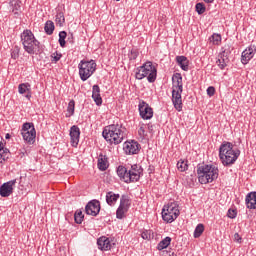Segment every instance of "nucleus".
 Returning a JSON list of instances; mask_svg holds the SVG:
<instances>
[{"label":"nucleus","instance_id":"obj_1","mask_svg":"<svg viewBox=\"0 0 256 256\" xmlns=\"http://www.w3.org/2000/svg\"><path fill=\"white\" fill-rule=\"evenodd\" d=\"M102 137L110 145H120L125 137H127V128L119 123L108 125L102 131Z\"/></svg>","mask_w":256,"mask_h":256},{"label":"nucleus","instance_id":"obj_2","mask_svg":"<svg viewBox=\"0 0 256 256\" xmlns=\"http://www.w3.org/2000/svg\"><path fill=\"white\" fill-rule=\"evenodd\" d=\"M196 169L198 181L201 185H207L219 179V168L213 164H198Z\"/></svg>","mask_w":256,"mask_h":256},{"label":"nucleus","instance_id":"obj_3","mask_svg":"<svg viewBox=\"0 0 256 256\" xmlns=\"http://www.w3.org/2000/svg\"><path fill=\"white\" fill-rule=\"evenodd\" d=\"M23 49L28 55H40L41 42L37 40L35 34L30 29H25L20 35Z\"/></svg>","mask_w":256,"mask_h":256},{"label":"nucleus","instance_id":"obj_4","mask_svg":"<svg viewBox=\"0 0 256 256\" xmlns=\"http://www.w3.org/2000/svg\"><path fill=\"white\" fill-rule=\"evenodd\" d=\"M239 155H241V150H234L233 143L224 141L220 145L219 158L224 167H230V165H234L235 161L239 159Z\"/></svg>","mask_w":256,"mask_h":256},{"label":"nucleus","instance_id":"obj_5","mask_svg":"<svg viewBox=\"0 0 256 256\" xmlns=\"http://www.w3.org/2000/svg\"><path fill=\"white\" fill-rule=\"evenodd\" d=\"M135 77L139 81L147 77L148 83H155L157 81V67L153 65V62L147 61L136 69Z\"/></svg>","mask_w":256,"mask_h":256},{"label":"nucleus","instance_id":"obj_6","mask_svg":"<svg viewBox=\"0 0 256 256\" xmlns=\"http://www.w3.org/2000/svg\"><path fill=\"white\" fill-rule=\"evenodd\" d=\"M79 77L81 81H87L95 71H97V63L95 60H81L78 64Z\"/></svg>","mask_w":256,"mask_h":256},{"label":"nucleus","instance_id":"obj_7","mask_svg":"<svg viewBox=\"0 0 256 256\" xmlns=\"http://www.w3.org/2000/svg\"><path fill=\"white\" fill-rule=\"evenodd\" d=\"M179 215H181V211H179V204L177 202H170L162 209V219L166 223H173Z\"/></svg>","mask_w":256,"mask_h":256},{"label":"nucleus","instance_id":"obj_8","mask_svg":"<svg viewBox=\"0 0 256 256\" xmlns=\"http://www.w3.org/2000/svg\"><path fill=\"white\" fill-rule=\"evenodd\" d=\"M21 135L26 141V143H29L30 145H33L35 143V139L37 137V131L35 130V125L31 122H26L22 125Z\"/></svg>","mask_w":256,"mask_h":256},{"label":"nucleus","instance_id":"obj_9","mask_svg":"<svg viewBox=\"0 0 256 256\" xmlns=\"http://www.w3.org/2000/svg\"><path fill=\"white\" fill-rule=\"evenodd\" d=\"M131 207V200L129 196L122 195L120 198V205L116 210V219H125V213H128Z\"/></svg>","mask_w":256,"mask_h":256},{"label":"nucleus","instance_id":"obj_10","mask_svg":"<svg viewBox=\"0 0 256 256\" xmlns=\"http://www.w3.org/2000/svg\"><path fill=\"white\" fill-rule=\"evenodd\" d=\"M142 175L143 168L140 165H131L130 169H128V176H126V183H137Z\"/></svg>","mask_w":256,"mask_h":256},{"label":"nucleus","instance_id":"obj_11","mask_svg":"<svg viewBox=\"0 0 256 256\" xmlns=\"http://www.w3.org/2000/svg\"><path fill=\"white\" fill-rule=\"evenodd\" d=\"M86 215L97 217L101 213V202L97 199L89 201L85 206Z\"/></svg>","mask_w":256,"mask_h":256},{"label":"nucleus","instance_id":"obj_12","mask_svg":"<svg viewBox=\"0 0 256 256\" xmlns=\"http://www.w3.org/2000/svg\"><path fill=\"white\" fill-rule=\"evenodd\" d=\"M123 151L126 155H139L141 144L135 140L126 141L123 146Z\"/></svg>","mask_w":256,"mask_h":256},{"label":"nucleus","instance_id":"obj_13","mask_svg":"<svg viewBox=\"0 0 256 256\" xmlns=\"http://www.w3.org/2000/svg\"><path fill=\"white\" fill-rule=\"evenodd\" d=\"M140 117L144 120L153 119V108L147 104V102L141 100L138 105Z\"/></svg>","mask_w":256,"mask_h":256},{"label":"nucleus","instance_id":"obj_14","mask_svg":"<svg viewBox=\"0 0 256 256\" xmlns=\"http://www.w3.org/2000/svg\"><path fill=\"white\" fill-rule=\"evenodd\" d=\"M255 53H256V46L255 45H250L248 46L241 55V63L243 65H247V63H249L251 61V59H253V57H255Z\"/></svg>","mask_w":256,"mask_h":256},{"label":"nucleus","instance_id":"obj_15","mask_svg":"<svg viewBox=\"0 0 256 256\" xmlns=\"http://www.w3.org/2000/svg\"><path fill=\"white\" fill-rule=\"evenodd\" d=\"M17 183V180H10L0 186V195L2 197H10L13 195V186Z\"/></svg>","mask_w":256,"mask_h":256},{"label":"nucleus","instance_id":"obj_16","mask_svg":"<svg viewBox=\"0 0 256 256\" xmlns=\"http://www.w3.org/2000/svg\"><path fill=\"white\" fill-rule=\"evenodd\" d=\"M183 90H172V103L176 111H183V99L181 98Z\"/></svg>","mask_w":256,"mask_h":256},{"label":"nucleus","instance_id":"obj_17","mask_svg":"<svg viewBox=\"0 0 256 256\" xmlns=\"http://www.w3.org/2000/svg\"><path fill=\"white\" fill-rule=\"evenodd\" d=\"M97 245L100 251H111V247H113L115 243H111V239L107 236H101L97 239Z\"/></svg>","mask_w":256,"mask_h":256},{"label":"nucleus","instance_id":"obj_18","mask_svg":"<svg viewBox=\"0 0 256 256\" xmlns=\"http://www.w3.org/2000/svg\"><path fill=\"white\" fill-rule=\"evenodd\" d=\"M79 137H81V130L79 126L73 125L70 128V139L72 147H77L79 145Z\"/></svg>","mask_w":256,"mask_h":256},{"label":"nucleus","instance_id":"obj_19","mask_svg":"<svg viewBox=\"0 0 256 256\" xmlns=\"http://www.w3.org/2000/svg\"><path fill=\"white\" fill-rule=\"evenodd\" d=\"M231 54V51L224 50L219 54V59L216 61V64L218 65L219 69L223 71L225 67H227V63H229V55Z\"/></svg>","mask_w":256,"mask_h":256},{"label":"nucleus","instance_id":"obj_20","mask_svg":"<svg viewBox=\"0 0 256 256\" xmlns=\"http://www.w3.org/2000/svg\"><path fill=\"white\" fill-rule=\"evenodd\" d=\"M172 90L183 91V76L181 75V73L173 74Z\"/></svg>","mask_w":256,"mask_h":256},{"label":"nucleus","instance_id":"obj_21","mask_svg":"<svg viewBox=\"0 0 256 256\" xmlns=\"http://www.w3.org/2000/svg\"><path fill=\"white\" fill-rule=\"evenodd\" d=\"M92 99L98 107L103 105V98H101V88L97 84L93 85L92 87Z\"/></svg>","mask_w":256,"mask_h":256},{"label":"nucleus","instance_id":"obj_22","mask_svg":"<svg viewBox=\"0 0 256 256\" xmlns=\"http://www.w3.org/2000/svg\"><path fill=\"white\" fill-rule=\"evenodd\" d=\"M18 93L20 95H25L26 99L31 100V84L29 83H21L18 85Z\"/></svg>","mask_w":256,"mask_h":256},{"label":"nucleus","instance_id":"obj_23","mask_svg":"<svg viewBox=\"0 0 256 256\" xmlns=\"http://www.w3.org/2000/svg\"><path fill=\"white\" fill-rule=\"evenodd\" d=\"M98 169L100 171H107L109 169V158L103 153H100L98 156Z\"/></svg>","mask_w":256,"mask_h":256},{"label":"nucleus","instance_id":"obj_24","mask_svg":"<svg viewBox=\"0 0 256 256\" xmlns=\"http://www.w3.org/2000/svg\"><path fill=\"white\" fill-rule=\"evenodd\" d=\"M245 203L247 209H256V191L250 192L246 195Z\"/></svg>","mask_w":256,"mask_h":256},{"label":"nucleus","instance_id":"obj_25","mask_svg":"<svg viewBox=\"0 0 256 256\" xmlns=\"http://www.w3.org/2000/svg\"><path fill=\"white\" fill-rule=\"evenodd\" d=\"M176 63L182 71H189V59H187V56H176Z\"/></svg>","mask_w":256,"mask_h":256},{"label":"nucleus","instance_id":"obj_26","mask_svg":"<svg viewBox=\"0 0 256 256\" xmlns=\"http://www.w3.org/2000/svg\"><path fill=\"white\" fill-rule=\"evenodd\" d=\"M119 197L121 195L114 193L113 191H109L106 193V203L107 205H110V207H113L117 201H119Z\"/></svg>","mask_w":256,"mask_h":256},{"label":"nucleus","instance_id":"obj_27","mask_svg":"<svg viewBox=\"0 0 256 256\" xmlns=\"http://www.w3.org/2000/svg\"><path fill=\"white\" fill-rule=\"evenodd\" d=\"M117 175L118 177H120L121 181H124V183H127L126 177H129V168L125 166H118Z\"/></svg>","mask_w":256,"mask_h":256},{"label":"nucleus","instance_id":"obj_28","mask_svg":"<svg viewBox=\"0 0 256 256\" xmlns=\"http://www.w3.org/2000/svg\"><path fill=\"white\" fill-rule=\"evenodd\" d=\"M10 7H12V13L19 17V11H21V0H10Z\"/></svg>","mask_w":256,"mask_h":256},{"label":"nucleus","instance_id":"obj_29","mask_svg":"<svg viewBox=\"0 0 256 256\" xmlns=\"http://www.w3.org/2000/svg\"><path fill=\"white\" fill-rule=\"evenodd\" d=\"M171 237L167 236L162 241H160L157 245L158 251H163V249H167L171 245Z\"/></svg>","mask_w":256,"mask_h":256},{"label":"nucleus","instance_id":"obj_30","mask_svg":"<svg viewBox=\"0 0 256 256\" xmlns=\"http://www.w3.org/2000/svg\"><path fill=\"white\" fill-rule=\"evenodd\" d=\"M44 31L46 35H53V31H55V23L51 20L46 21Z\"/></svg>","mask_w":256,"mask_h":256},{"label":"nucleus","instance_id":"obj_31","mask_svg":"<svg viewBox=\"0 0 256 256\" xmlns=\"http://www.w3.org/2000/svg\"><path fill=\"white\" fill-rule=\"evenodd\" d=\"M75 115V100H70L67 106L66 117H73Z\"/></svg>","mask_w":256,"mask_h":256},{"label":"nucleus","instance_id":"obj_32","mask_svg":"<svg viewBox=\"0 0 256 256\" xmlns=\"http://www.w3.org/2000/svg\"><path fill=\"white\" fill-rule=\"evenodd\" d=\"M205 231V225L203 224H198L194 230V239H199V237H201V235H203Z\"/></svg>","mask_w":256,"mask_h":256},{"label":"nucleus","instance_id":"obj_33","mask_svg":"<svg viewBox=\"0 0 256 256\" xmlns=\"http://www.w3.org/2000/svg\"><path fill=\"white\" fill-rule=\"evenodd\" d=\"M83 219H85V215H83V211L77 210L74 214V221L77 225H81L83 223Z\"/></svg>","mask_w":256,"mask_h":256},{"label":"nucleus","instance_id":"obj_34","mask_svg":"<svg viewBox=\"0 0 256 256\" xmlns=\"http://www.w3.org/2000/svg\"><path fill=\"white\" fill-rule=\"evenodd\" d=\"M142 239L151 241L155 237L153 230H143L141 233Z\"/></svg>","mask_w":256,"mask_h":256},{"label":"nucleus","instance_id":"obj_35","mask_svg":"<svg viewBox=\"0 0 256 256\" xmlns=\"http://www.w3.org/2000/svg\"><path fill=\"white\" fill-rule=\"evenodd\" d=\"M65 39H67V32L66 31L59 32L58 43L62 48H65V45H67V42L65 41Z\"/></svg>","mask_w":256,"mask_h":256},{"label":"nucleus","instance_id":"obj_36","mask_svg":"<svg viewBox=\"0 0 256 256\" xmlns=\"http://www.w3.org/2000/svg\"><path fill=\"white\" fill-rule=\"evenodd\" d=\"M56 23L60 27H63V25H65V14L63 12H58L56 14Z\"/></svg>","mask_w":256,"mask_h":256},{"label":"nucleus","instance_id":"obj_37","mask_svg":"<svg viewBox=\"0 0 256 256\" xmlns=\"http://www.w3.org/2000/svg\"><path fill=\"white\" fill-rule=\"evenodd\" d=\"M177 169H179L182 173L184 171H187L189 169V165L187 164V161H185V160L178 161Z\"/></svg>","mask_w":256,"mask_h":256},{"label":"nucleus","instance_id":"obj_38","mask_svg":"<svg viewBox=\"0 0 256 256\" xmlns=\"http://www.w3.org/2000/svg\"><path fill=\"white\" fill-rule=\"evenodd\" d=\"M195 9H196V13H198V15H203V13H205V11H207L205 4L201 3V2H199L195 5Z\"/></svg>","mask_w":256,"mask_h":256},{"label":"nucleus","instance_id":"obj_39","mask_svg":"<svg viewBox=\"0 0 256 256\" xmlns=\"http://www.w3.org/2000/svg\"><path fill=\"white\" fill-rule=\"evenodd\" d=\"M5 159H9V149L3 148L2 152H0V163H3Z\"/></svg>","mask_w":256,"mask_h":256},{"label":"nucleus","instance_id":"obj_40","mask_svg":"<svg viewBox=\"0 0 256 256\" xmlns=\"http://www.w3.org/2000/svg\"><path fill=\"white\" fill-rule=\"evenodd\" d=\"M21 51V48L19 46H15L11 51V57L12 59L16 60L19 59V53Z\"/></svg>","mask_w":256,"mask_h":256},{"label":"nucleus","instance_id":"obj_41","mask_svg":"<svg viewBox=\"0 0 256 256\" xmlns=\"http://www.w3.org/2000/svg\"><path fill=\"white\" fill-rule=\"evenodd\" d=\"M213 45H219L221 43V34H213L210 38Z\"/></svg>","mask_w":256,"mask_h":256},{"label":"nucleus","instance_id":"obj_42","mask_svg":"<svg viewBox=\"0 0 256 256\" xmlns=\"http://www.w3.org/2000/svg\"><path fill=\"white\" fill-rule=\"evenodd\" d=\"M130 61H135V59H137V57H139V51L132 49L130 51V54L128 55Z\"/></svg>","mask_w":256,"mask_h":256},{"label":"nucleus","instance_id":"obj_43","mask_svg":"<svg viewBox=\"0 0 256 256\" xmlns=\"http://www.w3.org/2000/svg\"><path fill=\"white\" fill-rule=\"evenodd\" d=\"M227 217H229V219H235V217H237V210L230 208L228 210Z\"/></svg>","mask_w":256,"mask_h":256},{"label":"nucleus","instance_id":"obj_44","mask_svg":"<svg viewBox=\"0 0 256 256\" xmlns=\"http://www.w3.org/2000/svg\"><path fill=\"white\" fill-rule=\"evenodd\" d=\"M52 57V61H54V63H57L58 61L61 60V57H63V55L61 53L55 52L51 55Z\"/></svg>","mask_w":256,"mask_h":256},{"label":"nucleus","instance_id":"obj_45","mask_svg":"<svg viewBox=\"0 0 256 256\" xmlns=\"http://www.w3.org/2000/svg\"><path fill=\"white\" fill-rule=\"evenodd\" d=\"M206 91L208 97H213V95H215V87L213 86L208 87Z\"/></svg>","mask_w":256,"mask_h":256},{"label":"nucleus","instance_id":"obj_46","mask_svg":"<svg viewBox=\"0 0 256 256\" xmlns=\"http://www.w3.org/2000/svg\"><path fill=\"white\" fill-rule=\"evenodd\" d=\"M234 241H236V243H242L243 238L241 237V235H239V233H235L234 234Z\"/></svg>","mask_w":256,"mask_h":256},{"label":"nucleus","instance_id":"obj_47","mask_svg":"<svg viewBox=\"0 0 256 256\" xmlns=\"http://www.w3.org/2000/svg\"><path fill=\"white\" fill-rule=\"evenodd\" d=\"M139 135H144L145 134V128L140 127L138 130Z\"/></svg>","mask_w":256,"mask_h":256},{"label":"nucleus","instance_id":"obj_48","mask_svg":"<svg viewBox=\"0 0 256 256\" xmlns=\"http://www.w3.org/2000/svg\"><path fill=\"white\" fill-rule=\"evenodd\" d=\"M3 149H5V146L3 145V142L0 141V153H3Z\"/></svg>","mask_w":256,"mask_h":256},{"label":"nucleus","instance_id":"obj_49","mask_svg":"<svg viewBox=\"0 0 256 256\" xmlns=\"http://www.w3.org/2000/svg\"><path fill=\"white\" fill-rule=\"evenodd\" d=\"M68 41H69L70 43H73V34H70V36L68 37Z\"/></svg>","mask_w":256,"mask_h":256},{"label":"nucleus","instance_id":"obj_50","mask_svg":"<svg viewBox=\"0 0 256 256\" xmlns=\"http://www.w3.org/2000/svg\"><path fill=\"white\" fill-rule=\"evenodd\" d=\"M5 139H11V134L7 133V134L5 135Z\"/></svg>","mask_w":256,"mask_h":256},{"label":"nucleus","instance_id":"obj_51","mask_svg":"<svg viewBox=\"0 0 256 256\" xmlns=\"http://www.w3.org/2000/svg\"><path fill=\"white\" fill-rule=\"evenodd\" d=\"M215 0H204V3H213Z\"/></svg>","mask_w":256,"mask_h":256},{"label":"nucleus","instance_id":"obj_52","mask_svg":"<svg viewBox=\"0 0 256 256\" xmlns=\"http://www.w3.org/2000/svg\"><path fill=\"white\" fill-rule=\"evenodd\" d=\"M148 129H149V131H152L153 130V125H148Z\"/></svg>","mask_w":256,"mask_h":256},{"label":"nucleus","instance_id":"obj_53","mask_svg":"<svg viewBox=\"0 0 256 256\" xmlns=\"http://www.w3.org/2000/svg\"><path fill=\"white\" fill-rule=\"evenodd\" d=\"M170 256H178L177 254H175V253H172V255H170Z\"/></svg>","mask_w":256,"mask_h":256},{"label":"nucleus","instance_id":"obj_54","mask_svg":"<svg viewBox=\"0 0 256 256\" xmlns=\"http://www.w3.org/2000/svg\"><path fill=\"white\" fill-rule=\"evenodd\" d=\"M116 1H120V0H116Z\"/></svg>","mask_w":256,"mask_h":256}]
</instances>
